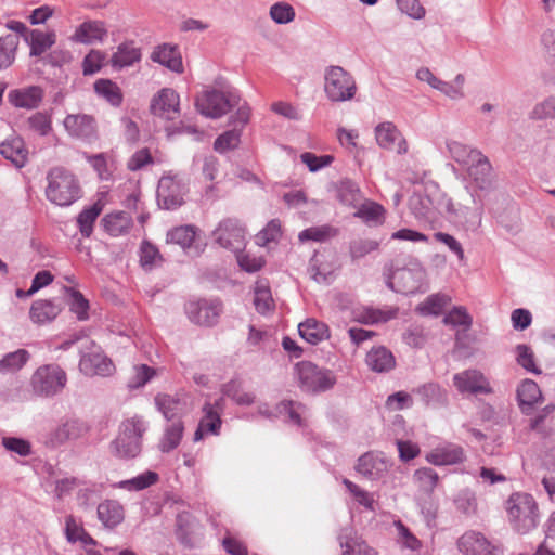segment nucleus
I'll list each match as a JSON object with an SVG mask.
<instances>
[{
	"label": "nucleus",
	"instance_id": "1",
	"mask_svg": "<svg viewBox=\"0 0 555 555\" xmlns=\"http://www.w3.org/2000/svg\"><path fill=\"white\" fill-rule=\"evenodd\" d=\"M47 198L62 207L70 206L81 196V189L76 176L64 167H54L47 175Z\"/></svg>",
	"mask_w": 555,
	"mask_h": 555
},
{
	"label": "nucleus",
	"instance_id": "2",
	"mask_svg": "<svg viewBox=\"0 0 555 555\" xmlns=\"http://www.w3.org/2000/svg\"><path fill=\"white\" fill-rule=\"evenodd\" d=\"M505 507L508 521L516 532L525 534L538 526V504L531 494L525 492L512 493L505 503Z\"/></svg>",
	"mask_w": 555,
	"mask_h": 555
},
{
	"label": "nucleus",
	"instance_id": "3",
	"mask_svg": "<svg viewBox=\"0 0 555 555\" xmlns=\"http://www.w3.org/2000/svg\"><path fill=\"white\" fill-rule=\"evenodd\" d=\"M241 95L234 88L224 90L207 89L196 96L195 106L205 117L218 119L238 106Z\"/></svg>",
	"mask_w": 555,
	"mask_h": 555
},
{
	"label": "nucleus",
	"instance_id": "4",
	"mask_svg": "<svg viewBox=\"0 0 555 555\" xmlns=\"http://www.w3.org/2000/svg\"><path fill=\"white\" fill-rule=\"evenodd\" d=\"M67 384L66 372L57 364L39 366L31 375L30 387L35 396L52 398L63 391Z\"/></svg>",
	"mask_w": 555,
	"mask_h": 555
},
{
	"label": "nucleus",
	"instance_id": "5",
	"mask_svg": "<svg viewBox=\"0 0 555 555\" xmlns=\"http://www.w3.org/2000/svg\"><path fill=\"white\" fill-rule=\"evenodd\" d=\"M357 83L353 76L338 65H331L324 72V92L332 102H347L354 98Z\"/></svg>",
	"mask_w": 555,
	"mask_h": 555
},
{
	"label": "nucleus",
	"instance_id": "6",
	"mask_svg": "<svg viewBox=\"0 0 555 555\" xmlns=\"http://www.w3.org/2000/svg\"><path fill=\"white\" fill-rule=\"evenodd\" d=\"M146 430L141 417H132L121 424L118 437L112 442V448L119 457H135L141 451V439Z\"/></svg>",
	"mask_w": 555,
	"mask_h": 555
},
{
	"label": "nucleus",
	"instance_id": "7",
	"mask_svg": "<svg viewBox=\"0 0 555 555\" xmlns=\"http://www.w3.org/2000/svg\"><path fill=\"white\" fill-rule=\"evenodd\" d=\"M299 386L308 392H321L331 389L336 378L330 370L318 367L309 361L299 362L296 365Z\"/></svg>",
	"mask_w": 555,
	"mask_h": 555
},
{
	"label": "nucleus",
	"instance_id": "8",
	"mask_svg": "<svg viewBox=\"0 0 555 555\" xmlns=\"http://www.w3.org/2000/svg\"><path fill=\"white\" fill-rule=\"evenodd\" d=\"M250 108L244 103L238 106L235 114L231 115L229 124L232 129L220 134L214 143V149L218 153H225L236 149L241 143L242 130L249 121Z\"/></svg>",
	"mask_w": 555,
	"mask_h": 555
},
{
	"label": "nucleus",
	"instance_id": "9",
	"mask_svg": "<svg viewBox=\"0 0 555 555\" xmlns=\"http://www.w3.org/2000/svg\"><path fill=\"white\" fill-rule=\"evenodd\" d=\"M214 237L221 247L237 253L245 247L246 229L238 219L225 218L214 231Z\"/></svg>",
	"mask_w": 555,
	"mask_h": 555
},
{
	"label": "nucleus",
	"instance_id": "10",
	"mask_svg": "<svg viewBox=\"0 0 555 555\" xmlns=\"http://www.w3.org/2000/svg\"><path fill=\"white\" fill-rule=\"evenodd\" d=\"M185 312L194 324L214 326L222 313V304L218 299L191 300L185 305Z\"/></svg>",
	"mask_w": 555,
	"mask_h": 555
},
{
	"label": "nucleus",
	"instance_id": "11",
	"mask_svg": "<svg viewBox=\"0 0 555 555\" xmlns=\"http://www.w3.org/2000/svg\"><path fill=\"white\" fill-rule=\"evenodd\" d=\"M88 431L87 425L78 420H68L46 434L43 443L48 448H59L66 442L81 438Z\"/></svg>",
	"mask_w": 555,
	"mask_h": 555
},
{
	"label": "nucleus",
	"instance_id": "12",
	"mask_svg": "<svg viewBox=\"0 0 555 555\" xmlns=\"http://www.w3.org/2000/svg\"><path fill=\"white\" fill-rule=\"evenodd\" d=\"M80 371L87 376H108L115 366L99 346L92 344L89 351H83L79 361Z\"/></svg>",
	"mask_w": 555,
	"mask_h": 555
},
{
	"label": "nucleus",
	"instance_id": "13",
	"mask_svg": "<svg viewBox=\"0 0 555 555\" xmlns=\"http://www.w3.org/2000/svg\"><path fill=\"white\" fill-rule=\"evenodd\" d=\"M453 385L462 395H490L493 392L489 380L478 370H465L463 372L456 373L453 376Z\"/></svg>",
	"mask_w": 555,
	"mask_h": 555
},
{
	"label": "nucleus",
	"instance_id": "14",
	"mask_svg": "<svg viewBox=\"0 0 555 555\" xmlns=\"http://www.w3.org/2000/svg\"><path fill=\"white\" fill-rule=\"evenodd\" d=\"M457 548L463 555H503L500 545H492L480 532L467 531L457 540Z\"/></svg>",
	"mask_w": 555,
	"mask_h": 555
},
{
	"label": "nucleus",
	"instance_id": "15",
	"mask_svg": "<svg viewBox=\"0 0 555 555\" xmlns=\"http://www.w3.org/2000/svg\"><path fill=\"white\" fill-rule=\"evenodd\" d=\"M150 111L154 116L173 120L180 113V96L171 88H163L151 100Z\"/></svg>",
	"mask_w": 555,
	"mask_h": 555
},
{
	"label": "nucleus",
	"instance_id": "16",
	"mask_svg": "<svg viewBox=\"0 0 555 555\" xmlns=\"http://www.w3.org/2000/svg\"><path fill=\"white\" fill-rule=\"evenodd\" d=\"M466 171L477 189L489 191L493 188L495 179L493 167L483 153H475V159L466 167Z\"/></svg>",
	"mask_w": 555,
	"mask_h": 555
},
{
	"label": "nucleus",
	"instance_id": "17",
	"mask_svg": "<svg viewBox=\"0 0 555 555\" xmlns=\"http://www.w3.org/2000/svg\"><path fill=\"white\" fill-rule=\"evenodd\" d=\"M425 459L433 465L448 466L463 463L466 455L461 446L446 442L434 448L426 454Z\"/></svg>",
	"mask_w": 555,
	"mask_h": 555
},
{
	"label": "nucleus",
	"instance_id": "18",
	"mask_svg": "<svg viewBox=\"0 0 555 555\" xmlns=\"http://www.w3.org/2000/svg\"><path fill=\"white\" fill-rule=\"evenodd\" d=\"M158 205L165 209H176L183 203L181 185L173 177L164 176L157 186Z\"/></svg>",
	"mask_w": 555,
	"mask_h": 555
},
{
	"label": "nucleus",
	"instance_id": "19",
	"mask_svg": "<svg viewBox=\"0 0 555 555\" xmlns=\"http://www.w3.org/2000/svg\"><path fill=\"white\" fill-rule=\"evenodd\" d=\"M388 462L378 453L366 452L358 459L356 470L363 478L378 480L388 470Z\"/></svg>",
	"mask_w": 555,
	"mask_h": 555
},
{
	"label": "nucleus",
	"instance_id": "20",
	"mask_svg": "<svg viewBox=\"0 0 555 555\" xmlns=\"http://www.w3.org/2000/svg\"><path fill=\"white\" fill-rule=\"evenodd\" d=\"M65 130L70 137L92 140L96 134L95 120L86 114H69L63 121Z\"/></svg>",
	"mask_w": 555,
	"mask_h": 555
},
{
	"label": "nucleus",
	"instance_id": "21",
	"mask_svg": "<svg viewBox=\"0 0 555 555\" xmlns=\"http://www.w3.org/2000/svg\"><path fill=\"white\" fill-rule=\"evenodd\" d=\"M338 543L343 548L341 555H376V551L358 535L357 531L348 526L340 529Z\"/></svg>",
	"mask_w": 555,
	"mask_h": 555
},
{
	"label": "nucleus",
	"instance_id": "22",
	"mask_svg": "<svg viewBox=\"0 0 555 555\" xmlns=\"http://www.w3.org/2000/svg\"><path fill=\"white\" fill-rule=\"evenodd\" d=\"M107 37V29L102 21H85L78 25L70 40L82 44L101 43Z\"/></svg>",
	"mask_w": 555,
	"mask_h": 555
},
{
	"label": "nucleus",
	"instance_id": "23",
	"mask_svg": "<svg viewBox=\"0 0 555 555\" xmlns=\"http://www.w3.org/2000/svg\"><path fill=\"white\" fill-rule=\"evenodd\" d=\"M376 141L383 149L391 150L397 143V152L404 154L408 152V143L401 138L400 132L392 122H382L375 129Z\"/></svg>",
	"mask_w": 555,
	"mask_h": 555
},
{
	"label": "nucleus",
	"instance_id": "24",
	"mask_svg": "<svg viewBox=\"0 0 555 555\" xmlns=\"http://www.w3.org/2000/svg\"><path fill=\"white\" fill-rule=\"evenodd\" d=\"M9 102L20 108H37L43 99V90L38 86L14 89L9 92Z\"/></svg>",
	"mask_w": 555,
	"mask_h": 555
},
{
	"label": "nucleus",
	"instance_id": "25",
	"mask_svg": "<svg viewBox=\"0 0 555 555\" xmlns=\"http://www.w3.org/2000/svg\"><path fill=\"white\" fill-rule=\"evenodd\" d=\"M0 154L17 168H22L27 162L28 150L21 137H12L0 143Z\"/></svg>",
	"mask_w": 555,
	"mask_h": 555
},
{
	"label": "nucleus",
	"instance_id": "26",
	"mask_svg": "<svg viewBox=\"0 0 555 555\" xmlns=\"http://www.w3.org/2000/svg\"><path fill=\"white\" fill-rule=\"evenodd\" d=\"M151 60L175 73L183 72L182 57L178 48L175 46L165 43L156 47L151 54Z\"/></svg>",
	"mask_w": 555,
	"mask_h": 555
},
{
	"label": "nucleus",
	"instance_id": "27",
	"mask_svg": "<svg viewBox=\"0 0 555 555\" xmlns=\"http://www.w3.org/2000/svg\"><path fill=\"white\" fill-rule=\"evenodd\" d=\"M426 406H441L448 402V395L437 383H426L412 390Z\"/></svg>",
	"mask_w": 555,
	"mask_h": 555
},
{
	"label": "nucleus",
	"instance_id": "28",
	"mask_svg": "<svg viewBox=\"0 0 555 555\" xmlns=\"http://www.w3.org/2000/svg\"><path fill=\"white\" fill-rule=\"evenodd\" d=\"M367 366L377 373L391 371L396 366L392 352L384 346L372 348L365 357Z\"/></svg>",
	"mask_w": 555,
	"mask_h": 555
},
{
	"label": "nucleus",
	"instance_id": "29",
	"mask_svg": "<svg viewBox=\"0 0 555 555\" xmlns=\"http://www.w3.org/2000/svg\"><path fill=\"white\" fill-rule=\"evenodd\" d=\"M298 332L302 339L311 345H318L319 343L330 338L328 326L317 319L309 318L306 321L299 323Z\"/></svg>",
	"mask_w": 555,
	"mask_h": 555
},
{
	"label": "nucleus",
	"instance_id": "30",
	"mask_svg": "<svg viewBox=\"0 0 555 555\" xmlns=\"http://www.w3.org/2000/svg\"><path fill=\"white\" fill-rule=\"evenodd\" d=\"M141 57V49L133 41H126L117 47L111 57V63L115 68H124L140 62Z\"/></svg>",
	"mask_w": 555,
	"mask_h": 555
},
{
	"label": "nucleus",
	"instance_id": "31",
	"mask_svg": "<svg viewBox=\"0 0 555 555\" xmlns=\"http://www.w3.org/2000/svg\"><path fill=\"white\" fill-rule=\"evenodd\" d=\"M124 507L115 500H105L98 506V518L106 528H114L124 520Z\"/></svg>",
	"mask_w": 555,
	"mask_h": 555
},
{
	"label": "nucleus",
	"instance_id": "32",
	"mask_svg": "<svg viewBox=\"0 0 555 555\" xmlns=\"http://www.w3.org/2000/svg\"><path fill=\"white\" fill-rule=\"evenodd\" d=\"M61 312V307L54 300H36L33 302L29 315L33 322L43 324L54 320Z\"/></svg>",
	"mask_w": 555,
	"mask_h": 555
},
{
	"label": "nucleus",
	"instance_id": "33",
	"mask_svg": "<svg viewBox=\"0 0 555 555\" xmlns=\"http://www.w3.org/2000/svg\"><path fill=\"white\" fill-rule=\"evenodd\" d=\"M105 231L112 236H119L128 233L132 225V218L126 211H117L106 215L102 219Z\"/></svg>",
	"mask_w": 555,
	"mask_h": 555
},
{
	"label": "nucleus",
	"instance_id": "34",
	"mask_svg": "<svg viewBox=\"0 0 555 555\" xmlns=\"http://www.w3.org/2000/svg\"><path fill=\"white\" fill-rule=\"evenodd\" d=\"M197 229L193 225L176 227L167 232V243L179 245L182 249H190L195 242Z\"/></svg>",
	"mask_w": 555,
	"mask_h": 555
},
{
	"label": "nucleus",
	"instance_id": "35",
	"mask_svg": "<svg viewBox=\"0 0 555 555\" xmlns=\"http://www.w3.org/2000/svg\"><path fill=\"white\" fill-rule=\"evenodd\" d=\"M184 426L181 420H176L165 428L164 436L159 442V450L168 453L176 449L182 439Z\"/></svg>",
	"mask_w": 555,
	"mask_h": 555
},
{
	"label": "nucleus",
	"instance_id": "36",
	"mask_svg": "<svg viewBox=\"0 0 555 555\" xmlns=\"http://www.w3.org/2000/svg\"><path fill=\"white\" fill-rule=\"evenodd\" d=\"M541 398L540 387L532 379H525L517 388V399L522 411L525 406H533Z\"/></svg>",
	"mask_w": 555,
	"mask_h": 555
},
{
	"label": "nucleus",
	"instance_id": "37",
	"mask_svg": "<svg viewBox=\"0 0 555 555\" xmlns=\"http://www.w3.org/2000/svg\"><path fill=\"white\" fill-rule=\"evenodd\" d=\"M222 395L233 400L238 405H250L255 401V396L243 390L242 382L231 379L222 386Z\"/></svg>",
	"mask_w": 555,
	"mask_h": 555
},
{
	"label": "nucleus",
	"instance_id": "38",
	"mask_svg": "<svg viewBox=\"0 0 555 555\" xmlns=\"http://www.w3.org/2000/svg\"><path fill=\"white\" fill-rule=\"evenodd\" d=\"M20 39L16 35H5L0 37V70L10 67L16 55Z\"/></svg>",
	"mask_w": 555,
	"mask_h": 555
},
{
	"label": "nucleus",
	"instance_id": "39",
	"mask_svg": "<svg viewBox=\"0 0 555 555\" xmlns=\"http://www.w3.org/2000/svg\"><path fill=\"white\" fill-rule=\"evenodd\" d=\"M95 93L105 99L113 106H119L122 103V93L120 88L109 79H99L94 82Z\"/></svg>",
	"mask_w": 555,
	"mask_h": 555
},
{
	"label": "nucleus",
	"instance_id": "40",
	"mask_svg": "<svg viewBox=\"0 0 555 555\" xmlns=\"http://www.w3.org/2000/svg\"><path fill=\"white\" fill-rule=\"evenodd\" d=\"M398 309H375V308H363L356 314L358 322L363 324H375L379 322H387L397 315Z\"/></svg>",
	"mask_w": 555,
	"mask_h": 555
},
{
	"label": "nucleus",
	"instance_id": "41",
	"mask_svg": "<svg viewBox=\"0 0 555 555\" xmlns=\"http://www.w3.org/2000/svg\"><path fill=\"white\" fill-rule=\"evenodd\" d=\"M354 217L362 219L367 224L378 225L384 222L385 209L377 203L366 202L358 208Z\"/></svg>",
	"mask_w": 555,
	"mask_h": 555
},
{
	"label": "nucleus",
	"instance_id": "42",
	"mask_svg": "<svg viewBox=\"0 0 555 555\" xmlns=\"http://www.w3.org/2000/svg\"><path fill=\"white\" fill-rule=\"evenodd\" d=\"M157 410L164 415L167 421L179 420L177 416L181 410V402L179 399L173 398L167 393H158L154 398Z\"/></svg>",
	"mask_w": 555,
	"mask_h": 555
},
{
	"label": "nucleus",
	"instance_id": "43",
	"mask_svg": "<svg viewBox=\"0 0 555 555\" xmlns=\"http://www.w3.org/2000/svg\"><path fill=\"white\" fill-rule=\"evenodd\" d=\"M221 406L219 401L216 402L215 405L211 403H205L203 406L204 416L199 421V424L202 428L206 430L208 434L218 435L219 429L221 427V418L219 411Z\"/></svg>",
	"mask_w": 555,
	"mask_h": 555
},
{
	"label": "nucleus",
	"instance_id": "44",
	"mask_svg": "<svg viewBox=\"0 0 555 555\" xmlns=\"http://www.w3.org/2000/svg\"><path fill=\"white\" fill-rule=\"evenodd\" d=\"M101 211L102 206L98 203L80 211V214L77 217V224L83 237L91 236L93 232L94 222L96 221Z\"/></svg>",
	"mask_w": 555,
	"mask_h": 555
},
{
	"label": "nucleus",
	"instance_id": "45",
	"mask_svg": "<svg viewBox=\"0 0 555 555\" xmlns=\"http://www.w3.org/2000/svg\"><path fill=\"white\" fill-rule=\"evenodd\" d=\"M451 157L460 165L467 167L474 159L475 153H482L480 150L468 146L457 141H451L447 144Z\"/></svg>",
	"mask_w": 555,
	"mask_h": 555
},
{
	"label": "nucleus",
	"instance_id": "46",
	"mask_svg": "<svg viewBox=\"0 0 555 555\" xmlns=\"http://www.w3.org/2000/svg\"><path fill=\"white\" fill-rule=\"evenodd\" d=\"M139 257L140 264L145 271H151L163 262L158 248L149 241L141 243Z\"/></svg>",
	"mask_w": 555,
	"mask_h": 555
},
{
	"label": "nucleus",
	"instance_id": "47",
	"mask_svg": "<svg viewBox=\"0 0 555 555\" xmlns=\"http://www.w3.org/2000/svg\"><path fill=\"white\" fill-rule=\"evenodd\" d=\"M28 360L29 353L25 349L10 352L0 360V372L3 374L16 372L21 370Z\"/></svg>",
	"mask_w": 555,
	"mask_h": 555
},
{
	"label": "nucleus",
	"instance_id": "48",
	"mask_svg": "<svg viewBox=\"0 0 555 555\" xmlns=\"http://www.w3.org/2000/svg\"><path fill=\"white\" fill-rule=\"evenodd\" d=\"M309 272L317 283L330 284L334 279V270L332 266L323 262L319 255H314L311 258Z\"/></svg>",
	"mask_w": 555,
	"mask_h": 555
},
{
	"label": "nucleus",
	"instance_id": "49",
	"mask_svg": "<svg viewBox=\"0 0 555 555\" xmlns=\"http://www.w3.org/2000/svg\"><path fill=\"white\" fill-rule=\"evenodd\" d=\"M449 301L450 298L447 295L434 294L421 302L416 311L423 315H439Z\"/></svg>",
	"mask_w": 555,
	"mask_h": 555
},
{
	"label": "nucleus",
	"instance_id": "50",
	"mask_svg": "<svg viewBox=\"0 0 555 555\" xmlns=\"http://www.w3.org/2000/svg\"><path fill=\"white\" fill-rule=\"evenodd\" d=\"M55 43L54 33L33 30L30 36V55L40 56Z\"/></svg>",
	"mask_w": 555,
	"mask_h": 555
},
{
	"label": "nucleus",
	"instance_id": "51",
	"mask_svg": "<svg viewBox=\"0 0 555 555\" xmlns=\"http://www.w3.org/2000/svg\"><path fill=\"white\" fill-rule=\"evenodd\" d=\"M157 480L158 475L155 472L147 470L137 477L120 481L118 487L121 489L139 491L156 483Z\"/></svg>",
	"mask_w": 555,
	"mask_h": 555
},
{
	"label": "nucleus",
	"instance_id": "52",
	"mask_svg": "<svg viewBox=\"0 0 555 555\" xmlns=\"http://www.w3.org/2000/svg\"><path fill=\"white\" fill-rule=\"evenodd\" d=\"M443 322L454 327L462 326L464 331H467L473 324V318L469 315L466 308L459 306L454 307L446 314Z\"/></svg>",
	"mask_w": 555,
	"mask_h": 555
},
{
	"label": "nucleus",
	"instance_id": "53",
	"mask_svg": "<svg viewBox=\"0 0 555 555\" xmlns=\"http://www.w3.org/2000/svg\"><path fill=\"white\" fill-rule=\"evenodd\" d=\"M465 77L463 74H457L452 82L441 80L437 90L442 92L451 100H461L465 96L464 92Z\"/></svg>",
	"mask_w": 555,
	"mask_h": 555
},
{
	"label": "nucleus",
	"instance_id": "54",
	"mask_svg": "<svg viewBox=\"0 0 555 555\" xmlns=\"http://www.w3.org/2000/svg\"><path fill=\"white\" fill-rule=\"evenodd\" d=\"M337 197L345 205H354L360 199V190L353 181L345 179L337 185Z\"/></svg>",
	"mask_w": 555,
	"mask_h": 555
},
{
	"label": "nucleus",
	"instance_id": "55",
	"mask_svg": "<svg viewBox=\"0 0 555 555\" xmlns=\"http://www.w3.org/2000/svg\"><path fill=\"white\" fill-rule=\"evenodd\" d=\"M456 509L465 515L475 514L477 499L475 492L469 489L461 490L453 500Z\"/></svg>",
	"mask_w": 555,
	"mask_h": 555
},
{
	"label": "nucleus",
	"instance_id": "56",
	"mask_svg": "<svg viewBox=\"0 0 555 555\" xmlns=\"http://www.w3.org/2000/svg\"><path fill=\"white\" fill-rule=\"evenodd\" d=\"M378 247L379 243L377 241L359 238L350 242L349 254L351 259L356 261L365 257L372 251L377 250Z\"/></svg>",
	"mask_w": 555,
	"mask_h": 555
},
{
	"label": "nucleus",
	"instance_id": "57",
	"mask_svg": "<svg viewBox=\"0 0 555 555\" xmlns=\"http://www.w3.org/2000/svg\"><path fill=\"white\" fill-rule=\"evenodd\" d=\"M533 120L555 119V94L537 103L530 112Z\"/></svg>",
	"mask_w": 555,
	"mask_h": 555
},
{
	"label": "nucleus",
	"instance_id": "58",
	"mask_svg": "<svg viewBox=\"0 0 555 555\" xmlns=\"http://www.w3.org/2000/svg\"><path fill=\"white\" fill-rule=\"evenodd\" d=\"M27 124L29 129L37 132L41 137L48 135L52 130L51 116L46 112H37L33 114Z\"/></svg>",
	"mask_w": 555,
	"mask_h": 555
},
{
	"label": "nucleus",
	"instance_id": "59",
	"mask_svg": "<svg viewBox=\"0 0 555 555\" xmlns=\"http://www.w3.org/2000/svg\"><path fill=\"white\" fill-rule=\"evenodd\" d=\"M516 360L517 363L526 371L534 374L541 373V371L535 365L534 353L528 345L520 344L516 346Z\"/></svg>",
	"mask_w": 555,
	"mask_h": 555
},
{
	"label": "nucleus",
	"instance_id": "60",
	"mask_svg": "<svg viewBox=\"0 0 555 555\" xmlns=\"http://www.w3.org/2000/svg\"><path fill=\"white\" fill-rule=\"evenodd\" d=\"M414 479L424 491L433 492L438 483L439 476L430 467H421L415 470Z\"/></svg>",
	"mask_w": 555,
	"mask_h": 555
},
{
	"label": "nucleus",
	"instance_id": "61",
	"mask_svg": "<svg viewBox=\"0 0 555 555\" xmlns=\"http://www.w3.org/2000/svg\"><path fill=\"white\" fill-rule=\"evenodd\" d=\"M336 231L330 225L311 227L301 231L298 235L300 242L314 241L324 242L331 236H334Z\"/></svg>",
	"mask_w": 555,
	"mask_h": 555
},
{
	"label": "nucleus",
	"instance_id": "62",
	"mask_svg": "<svg viewBox=\"0 0 555 555\" xmlns=\"http://www.w3.org/2000/svg\"><path fill=\"white\" fill-rule=\"evenodd\" d=\"M343 483L360 505L370 511L374 509V500L367 491L361 489L358 485L347 478L343 479Z\"/></svg>",
	"mask_w": 555,
	"mask_h": 555
},
{
	"label": "nucleus",
	"instance_id": "63",
	"mask_svg": "<svg viewBox=\"0 0 555 555\" xmlns=\"http://www.w3.org/2000/svg\"><path fill=\"white\" fill-rule=\"evenodd\" d=\"M270 16L278 24H287L294 21V8L286 2L274 3L270 8Z\"/></svg>",
	"mask_w": 555,
	"mask_h": 555
},
{
	"label": "nucleus",
	"instance_id": "64",
	"mask_svg": "<svg viewBox=\"0 0 555 555\" xmlns=\"http://www.w3.org/2000/svg\"><path fill=\"white\" fill-rule=\"evenodd\" d=\"M155 371L146 364L137 365L133 367L132 376L128 379L129 388H140L152 379Z\"/></svg>",
	"mask_w": 555,
	"mask_h": 555
}]
</instances>
